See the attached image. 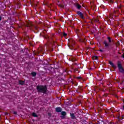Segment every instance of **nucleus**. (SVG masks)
I'll return each instance as SVG.
<instances>
[{
	"label": "nucleus",
	"mask_w": 124,
	"mask_h": 124,
	"mask_svg": "<svg viewBox=\"0 0 124 124\" xmlns=\"http://www.w3.org/2000/svg\"><path fill=\"white\" fill-rule=\"evenodd\" d=\"M22 53H26V54H29V49L28 48H24L21 50Z\"/></svg>",
	"instance_id": "8"
},
{
	"label": "nucleus",
	"mask_w": 124,
	"mask_h": 124,
	"mask_svg": "<svg viewBox=\"0 0 124 124\" xmlns=\"http://www.w3.org/2000/svg\"><path fill=\"white\" fill-rule=\"evenodd\" d=\"M61 80H62V81H64V79H63V78H61Z\"/></svg>",
	"instance_id": "42"
},
{
	"label": "nucleus",
	"mask_w": 124,
	"mask_h": 124,
	"mask_svg": "<svg viewBox=\"0 0 124 124\" xmlns=\"http://www.w3.org/2000/svg\"><path fill=\"white\" fill-rule=\"evenodd\" d=\"M67 35V34H66V33H65V32L63 33V36H66Z\"/></svg>",
	"instance_id": "25"
},
{
	"label": "nucleus",
	"mask_w": 124,
	"mask_h": 124,
	"mask_svg": "<svg viewBox=\"0 0 124 124\" xmlns=\"http://www.w3.org/2000/svg\"><path fill=\"white\" fill-rule=\"evenodd\" d=\"M109 63L112 67L114 68V69H117V66L115 65L114 63H113L112 62L109 61Z\"/></svg>",
	"instance_id": "5"
},
{
	"label": "nucleus",
	"mask_w": 124,
	"mask_h": 124,
	"mask_svg": "<svg viewBox=\"0 0 124 124\" xmlns=\"http://www.w3.org/2000/svg\"><path fill=\"white\" fill-rule=\"evenodd\" d=\"M26 36L28 37H29V36H28V35H26Z\"/></svg>",
	"instance_id": "48"
},
{
	"label": "nucleus",
	"mask_w": 124,
	"mask_h": 124,
	"mask_svg": "<svg viewBox=\"0 0 124 124\" xmlns=\"http://www.w3.org/2000/svg\"><path fill=\"white\" fill-rule=\"evenodd\" d=\"M31 75H32V76L33 77H35V76H36V72H32L31 73Z\"/></svg>",
	"instance_id": "17"
},
{
	"label": "nucleus",
	"mask_w": 124,
	"mask_h": 124,
	"mask_svg": "<svg viewBox=\"0 0 124 124\" xmlns=\"http://www.w3.org/2000/svg\"><path fill=\"white\" fill-rule=\"evenodd\" d=\"M17 111H14L13 114H14V115H17Z\"/></svg>",
	"instance_id": "28"
},
{
	"label": "nucleus",
	"mask_w": 124,
	"mask_h": 124,
	"mask_svg": "<svg viewBox=\"0 0 124 124\" xmlns=\"http://www.w3.org/2000/svg\"><path fill=\"white\" fill-rule=\"evenodd\" d=\"M61 115L62 116H66V112L65 111H62L61 112Z\"/></svg>",
	"instance_id": "18"
},
{
	"label": "nucleus",
	"mask_w": 124,
	"mask_h": 124,
	"mask_svg": "<svg viewBox=\"0 0 124 124\" xmlns=\"http://www.w3.org/2000/svg\"><path fill=\"white\" fill-rule=\"evenodd\" d=\"M93 60H97L98 59V57L97 56H94L92 57Z\"/></svg>",
	"instance_id": "21"
},
{
	"label": "nucleus",
	"mask_w": 124,
	"mask_h": 124,
	"mask_svg": "<svg viewBox=\"0 0 124 124\" xmlns=\"http://www.w3.org/2000/svg\"><path fill=\"white\" fill-rule=\"evenodd\" d=\"M83 91V89H82V87L81 86H79L78 89H77V92L79 93H80L81 92H82Z\"/></svg>",
	"instance_id": "10"
},
{
	"label": "nucleus",
	"mask_w": 124,
	"mask_h": 124,
	"mask_svg": "<svg viewBox=\"0 0 124 124\" xmlns=\"http://www.w3.org/2000/svg\"><path fill=\"white\" fill-rule=\"evenodd\" d=\"M36 90L38 93H47V86L45 85H38L36 86Z\"/></svg>",
	"instance_id": "1"
},
{
	"label": "nucleus",
	"mask_w": 124,
	"mask_h": 124,
	"mask_svg": "<svg viewBox=\"0 0 124 124\" xmlns=\"http://www.w3.org/2000/svg\"><path fill=\"white\" fill-rule=\"evenodd\" d=\"M122 109L123 110H124V105L123 106Z\"/></svg>",
	"instance_id": "39"
},
{
	"label": "nucleus",
	"mask_w": 124,
	"mask_h": 124,
	"mask_svg": "<svg viewBox=\"0 0 124 124\" xmlns=\"http://www.w3.org/2000/svg\"><path fill=\"white\" fill-rule=\"evenodd\" d=\"M77 79H82V77H78L77 78Z\"/></svg>",
	"instance_id": "29"
},
{
	"label": "nucleus",
	"mask_w": 124,
	"mask_h": 124,
	"mask_svg": "<svg viewBox=\"0 0 124 124\" xmlns=\"http://www.w3.org/2000/svg\"><path fill=\"white\" fill-rule=\"evenodd\" d=\"M108 42H109V43H111V42H112V41L111 40V38H110V37H108Z\"/></svg>",
	"instance_id": "23"
},
{
	"label": "nucleus",
	"mask_w": 124,
	"mask_h": 124,
	"mask_svg": "<svg viewBox=\"0 0 124 124\" xmlns=\"http://www.w3.org/2000/svg\"><path fill=\"white\" fill-rule=\"evenodd\" d=\"M18 84L23 86V85H25V81L19 80Z\"/></svg>",
	"instance_id": "12"
},
{
	"label": "nucleus",
	"mask_w": 124,
	"mask_h": 124,
	"mask_svg": "<svg viewBox=\"0 0 124 124\" xmlns=\"http://www.w3.org/2000/svg\"><path fill=\"white\" fill-rule=\"evenodd\" d=\"M47 67V66H46V67H44V68H45V69L46 70H51V69H52V68H53V67H47L48 68H46Z\"/></svg>",
	"instance_id": "14"
},
{
	"label": "nucleus",
	"mask_w": 124,
	"mask_h": 124,
	"mask_svg": "<svg viewBox=\"0 0 124 124\" xmlns=\"http://www.w3.org/2000/svg\"><path fill=\"white\" fill-rule=\"evenodd\" d=\"M55 42H54L53 44H52V45H55Z\"/></svg>",
	"instance_id": "40"
},
{
	"label": "nucleus",
	"mask_w": 124,
	"mask_h": 124,
	"mask_svg": "<svg viewBox=\"0 0 124 124\" xmlns=\"http://www.w3.org/2000/svg\"><path fill=\"white\" fill-rule=\"evenodd\" d=\"M114 14H116V11H114Z\"/></svg>",
	"instance_id": "44"
},
{
	"label": "nucleus",
	"mask_w": 124,
	"mask_h": 124,
	"mask_svg": "<svg viewBox=\"0 0 124 124\" xmlns=\"http://www.w3.org/2000/svg\"><path fill=\"white\" fill-rule=\"evenodd\" d=\"M32 116L33 117H36V118H37L38 116H37V114H36L35 113L33 112L32 113Z\"/></svg>",
	"instance_id": "20"
},
{
	"label": "nucleus",
	"mask_w": 124,
	"mask_h": 124,
	"mask_svg": "<svg viewBox=\"0 0 124 124\" xmlns=\"http://www.w3.org/2000/svg\"><path fill=\"white\" fill-rule=\"evenodd\" d=\"M65 104L67 105V106H70V105H71V102L69 101L66 102Z\"/></svg>",
	"instance_id": "15"
},
{
	"label": "nucleus",
	"mask_w": 124,
	"mask_h": 124,
	"mask_svg": "<svg viewBox=\"0 0 124 124\" xmlns=\"http://www.w3.org/2000/svg\"><path fill=\"white\" fill-rule=\"evenodd\" d=\"M47 66H48V65H49L48 64H46Z\"/></svg>",
	"instance_id": "49"
},
{
	"label": "nucleus",
	"mask_w": 124,
	"mask_h": 124,
	"mask_svg": "<svg viewBox=\"0 0 124 124\" xmlns=\"http://www.w3.org/2000/svg\"><path fill=\"white\" fill-rule=\"evenodd\" d=\"M99 51H100V52H103V50L102 49H100Z\"/></svg>",
	"instance_id": "32"
},
{
	"label": "nucleus",
	"mask_w": 124,
	"mask_h": 124,
	"mask_svg": "<svg viewBox=\"0 0 124 124\" xmlns=\"http://www.w3.org/2000/svg\"><path fill=\"white\" fill-rule=\"evenodd\" d=\"M75 6L78 9H80V8H82V6H81L80 4L76 3L75 4Z\"/></svg>",
	"instance_id": "7"
},
{
	"label": "nucleus",
	"mask_w": 124,
	"mask_h": 124,
	"mask_svg": "<svg viewBox=\"0 0 124 124\" xmlns=\"http://www.w3.org/2000/svg\"><path fill=\"white\" fill-rule=\"evenodd\" d=\"M1 19H2L1 16H0V21H1Z\"/></svg>",
	"instance_id": "36"
},
{
	"label": "nucleus",
	"mask_w": 124,
	"mask_h": 124,
	"mask_svg": "<svg viewBox=\"0 0 124 124\" xmlns=\"http://www.w3.org/2000/svg\"><path fill=\"white\" fill-rule=\"evenodd\" d=\"M86 121L85 120H83V123H85V122H86Z\"/></svg>",
	"instance_id": "38"
},
{
	"label": "nucleus",
	"mask_w": 124,
	"mask_h": 124,
	"mask_svg": "<svg viewBox=\"0 0 124 124\" xmlns=\"http://www.w3.org/2000/svg\"><path fill=\"white\" fill-rule=\"evenodd\" d=\"M56 111L57 113H61L62 112V108L60 107L56 108Z\"/></svg>",
	"instance_id": "11"
},
{
	"label": "nucleus",
	"mask_w": 124,
	"mask_h": 124,
	"mask_svg": "<svg viewBox=\"0 0 124 124\" xmlns=\"http://www.w3.org/2000/svg\"><path fill=\"white\" fill-rule=\"evenodd\" d=\"M18 27H19V28H22V26H19Z\"/></svg>",
	"instance_id": "46"
},
{
	"label": "nucleus",
	"mask_w": 124,
	"mask_h": 124,
	"mask_svg": "<svg viewBox=\"0 0 124 124\" xmlns=\"http://www.w3.org/2000/svg\"><path fill=\"white\" fill-rule=\"evenodd\" d=\"M124 82V80H122L121 82L120 83L121 85H123Z\"/></svg>",
	"instance_id": "27"
},
{
	"label": "nucleus",
	"mask_w": 124,
	"mask_h": 124,
	"mask_svg": "<svg viewBox=\"0 0 124 124\" xmlns=\"http://www.w3.org/2000/svg\"><path fill=\"white\" fill-rule=\"evenodd\" d=\"M118 83H120V80H117Z\"/></svg>",
	"instance_id": "43"
},
{
	"label": "nucleus",
	"mask_w": 124,
	"mask_h": 124,
	"mask_svg": "<svg viewBox=\"0 0 124 124\" xmlns=\"http://www.w3.org/2000/svg\"><path fill=\"white\" fill-rule=\"evenodd\" d=\"M95 22H98V20H97V19H95Z\"/></svg>",
	"instance_id": "35"
},
{
	"label": "nucleus",
	"mask_w": 124,
	"mask_h": 124,
	"mask_svg": "<svg viewBox=\"0 0 124 124\" xmlns=\"http://www.w3.org/2000/svg\"><path fill=\"white\" fill-rule=\"evenodd\" d=\"M71 116V119L72 120H76V116H75V114L73 113H70Z\"/></svg>",
	"instance_id": "6"
},
{
	"label": "nucleus",
	"mask_w": 124,
	"mask_h": 124,
	"mask_svg": "<svg viewBox=\"0 0 124 124\" xmlns=\"http://www.w3.org/2000/svg\"><path fill=\"white\" fill-rule=\"evenodd\" d=\"M109 0V2H113V0Z\"/></svg>",
	"instance_id": "31"
},
{
	"label": "nucleus",
	"mask_w": 124,
	"mask_h": 124,
	"mask_svg": "<svg viewBox=\"0 0 124 124\" xmlns=\"http://www.w3.org/2000/svg\"><path fill=\"white\" fill-rule=\"evenodd\" d=\"M115 16V17H117V16Z\"/></svg>",
	"instance_id": "51"
},
{
	"label": "nucleus",
	"mask_w": 124,
	"mask_h": 124,
	"mask_svg": "<svg viewBox=\"0 0 124 124\" xmlns=\"http://www.w3.org/2000/svg\"><path fill=\"white\" fill-rule=\"evenodd\" d=\"M23 26H24V27H27V28H29L30 29H32V27H33L34 29H35L37 31H38L37 27L34 26L33 25H32V24H31V22H27L26 24H23Z\"/></svg>",
	"instance_id": "3"
},
{
	"label": "nucleus",
	"mask_w": 124,
	"mask_h": 124,
	"mask_svg": "<svg viewBox=\"0 0 124 124\" xmlns=\"http://www.w3.org/2000/svg\"><path fill=\"white\" fill-rule=\"evenodd\" d=\"M73 45H74V43L72 45H68V46L71 49V50H72V47H73Z\"/></svg>",
	"instance_id": "19"
},
{
	"label": "nucleus",
	"mask_w": 124,
	"mask_h": 124,
	"mask_svg": "<svg viewBox=\"0 0 124 124\" xmlns=\"http://www.w3.org/2000/svg\"><path fill=\"white\" fill-rule=\"evenodd\" d=\"M33 55H35V56H38V54H39V52L34 50L33 52Z\"/></svg>",
	"instance_id": "16"
},
{
	"label": "nucleus",
	"mask_w": 124,
	"mask_h": 124,
	"mask_svg": "<svg viewBox=\"0 0 124 124\" xmlns=\"http://www.w3.org/2000/svg\"><path fill=\"white\" fill-rule=\"evenodd\" d=\"M39 61H40V62H42V60H40V59H39Z\"/></svg>",
	"instance_id": "47"
},
{
	"label": "nucleus",
	"mask_w": 124,
	"mask_h": 124,
	"mask_svg": "<svg viewBox=\"0 0 124 124\" xmlns=\"http://www.w3.org/2000/svg\"><path fill=\"white\" fill-rule=\"evenodd\" d=\"M53 48H51V49H50L51 51H53Z\"/></svg>",
	"instance_id": "45"
},
{
	"label": "nucleus",
	"mask_w": 124,
	"mask_h": 124,
	"mask_svg": "<svg viewBox=\"0 0 124 124\" xmlns=\"http://www.w3.org/2000/svg\"><path fill=\"white\" fill-rule=\"evenodd\" d=\"M77 13L78 15V16H79L80 18H81V19H83V20H85V19H86L85 18V16H84L83 15V13H82V12L80 11H77Z\"/></svg>",
	"instance_id": "4"
},
{
	"label": "nucleus",
	"mask_w": 124,
	"mask_h": 124,
	"mask_svg": "<svg viewBox=\"0 0 124 124\" xmlns=\"http://www.w3.org/2000/svg\"><path fill=\"white\" fill-rule=\"evenodd\" d=\"M104 44H105V48H109V44L107 43V42H106V41H104L103 42Z\"/></svg>",
	"instance_id": "9"
},
{
	"label": "nucleus",
	"mask_w": 124,
	"mask_h": 124,
	"mask_svg": "<svg viewBox=\"0 0 124 124\" xmlns=\"http://www.w3.org/2000/svg\"><path fill=\"white\" fill-rule=\"evenodd\" d=\"M117 67L118 68L119 72L124 75V67H123V64H122V62L121 61H118L117 63Z\"/></svg>",
	"instance_id": "2"
},
{
	"label": "nucleus",
	"mask_w": 124,
	"mask_h": 124,
	"mask_svg": "<svg viewBox=\"0 0 124 124\" xmlns=\"http://www.w3.org/2000/svg\"><path fill=\"white\" fill-rule=\"evenodd\" d=\"M101 91L104 92H105V90H104V89H102V90H101Z\"/></svg>",
	"instance_id": "33"
},
{
	"label": "nucleus",
	"mask_w": 124,
	"mask_h": 124,
	"mask_svg": "<svg viewBox=\"0 0 124 124\" xmlns=\"http://www.w3.org/2000/svg\"><path fill=\"white\" fill-rule=\"evenodd\" d=\"M61 119H64V118H65V116L62 115L61 116Z\"/></svg>",
	"instance_id": "26"
},
{
	"label": "nucleus",
	"mask_w": 124,
	"mask_h": 124,
	"mask_svg": "<svg viewBox=\"0 0 124 124\" xmlns=\"http://www.w3.org/2000/svg\"><path fill=\"white\" fill-rule=\"evenodd\" d=\"M122 91H123V92H124V88H123V89H122Z\"/></svg>",
	"instance_id": "41"
},
{
	"label": "nucleus",
	"mask_w": 124,
	"mask_h": 124,
	"mask_svg": "<svg viewBox=\"0 0 124 124\" xmlns=\"http://www.w3.org/2000/svg\"><path fill=\"white\" fill-rule=\"evenodd\" d=\"M117 119H118L119 123H123V121L122 120H123V119H124L123 117L120 118V116H118L117 117Z\"/></svg>",
	"instance_id": "13"
},
{
	"label": "nucleus",
	"mask_w": 124,
	"mask_h": 124,
	"mask_svg": "<svg viewBox=\"0 0 124 124\" xmlns=\"http://www.w3.org/2000/svg\"><path fill=\"white\" fill-rule=\"evenodd\" d=\"M100 81H101V79H100Z\"/></svg>",
	"instance_id": "52"
},
{
	"label": "nucleus",
	"mask_w": 124,
	"mask_h": 124,
	"mask_svg": "<svg viewBox=\"0 0 124 124\" xmlns=\"http://www.w3.org/2000/svg\"><path fill=\"white\" fill-rule=\"evenodd\" d=\"M122 57L124 59V53L123 55H122Z\"/></svg>",
	"instance_id": "37"
},
{
	"label": "nucleus",
	"mask_w": 124,
	"mask_h": 124,
	"mask_svg": "<svg viewBox=\"0 0 124 124\" xmlns=\"http://www.w3.org/2000/svg\"><path fill=\"white\" fill-rule=\"evenodd\" d=\"M58 5H59V6H60V7H62V8H64V5H62L61 4H59Z\"/></svg>",
	"instance_id": "22"
},
{
	"label": "nucleus",
	"mask_w": 124,
	"mask_h": 124,
	"mask_svg": "<svg viewBox=\"0 0 124 124\" xmlns=\"http://www.w3.org/2000/svg\"><path fill=\"white\" fill-rule=\"evenodd\" d=\"M48 116H49V117H51V113H48Z\"/></svg>",
	"instance_id": "34"
},
{
	"label": "nucleus",
	"mask_w": 124,
	"mask_h": 124,
	"mask_svg": "<svg viewBox=\"0 0 124 124\" xmlns=\"http://www.w3.org/2000/svg\"><path fill=\"white\" fill-rule=\"evenodd\" d=\"M111 112H113V111H112V110H111Z\"/></svg>",
	"instance_id": "53"
},
{
	"label": "nucleus",
	"mask_w": 124,
	"mask_h": 124,
	"mask_svg": "<svg viewBox=\"0 0 124 124\" xmlns=\"http://www.w3.org/2000/svg\"><path fill=\"white\" fill-rule=\"evenodd\" d=\"M44 38H46V39H48V38H49V37L48 36V35H45L44 36Z\"/></svg>",
	"instance_id": "24"
},
{
	"label": "nucleus",
	"mask_w": 124,
	"mask_h": 124,
	"mask_svg": "<svg viewBox=\"0 0 124 124\" xmlns=\"http://www.w3.org/2000/svg\"><path fill=\"white\" fill-rule=\"evenodd\" d=\"M31 3H32L31 2Z\"/></svg>",
	"instance_id": "50"
},
{
	"label": "nucleus",
	"mask_w": 124,
	"mask_h": 124,
	"mask_svg": "<svg viewBox=\"0 0 124 124\" xmlns=\"http://www.w3.org/2000/svg\"><path fill=\"white\" fill-rule=\"evenodd\" d=\"M72 62H75V61H76V60H75V59H73L72 60Z\"/></svg>",
	"instance_id": "30"
}]
</instances>
